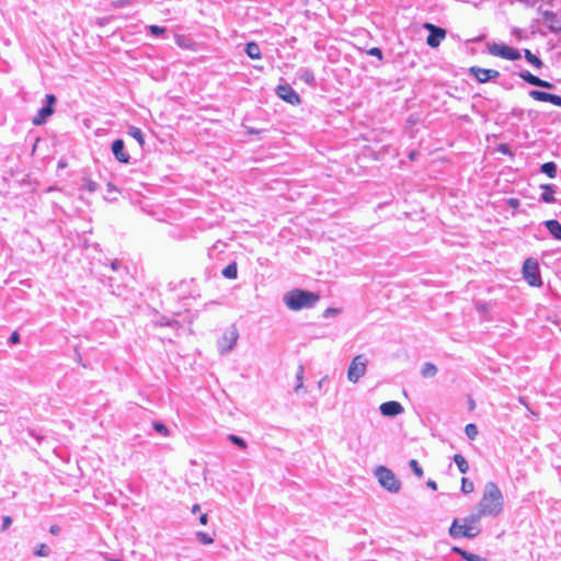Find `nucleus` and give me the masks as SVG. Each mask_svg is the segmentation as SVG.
I'll return each mask as SVG.
<instances>
[{"mask_svg": "<svg viewBox=\"0 0 561 561\" xmlns=\"http://www.w3.org/2000/svg\"><path fill=\"white\" fill-rule=\"evenodd\" d=\"M474 490V485H473V482H471L469 479L467 478H462L461 479V491L465 493V494H469V493H472Z\"/></svg>", "mask_w": 561, "mask_h": 561, "instance_id": "obj_35", "label": "nucleus"}, {"mask_svg": "<svg viewBox=\"0 0 561 561\" xmlns=\"http://www.w3.org/2000/svg\"><path fill=\"white\" fill-rule=\"evenodd\" d=\"M524 57L531 66H534L536 69H541L543 67V61L533 54L529 49H524Z\"/></svg>", "mask_w": 561, "mask_h": 561, "instance_id": "obj_24", "label": "nucleus"}, {"mask_svg": "<svg viewBox=\"0 0 561 561\" xmlns=\"http://www.w3.org/2000/svg\"><path fill=\"white\" fill-rule=\"evenodd\" d=\"M511 204L515 205V204H517V201L516 199H511Z\"/></svg>", "mask_w": 561, "mask_h": 561, "instance_id": "obj_51", "label": "nucleus"}, {"mask_svg": "<svg viewBox=\"0 0 561 561\" xmlns=\"http://www.w3.org/2000/svg\"><path fill=\"white\" fill-rule=\"evenodd\" d=\"M504 510V496L495 482L484 485L483 495L478 504V511L472 513L471 520L480 522L482 517H497Z\"/></svg>", "mask_w": 561, "mask_h": 561, "instance_id": "obj_1", "label": "nucleus"}, {"mask_svg": "<svg viewBox=\"0 0 561 561\" xmlns=\"http://www.w3.org/2000/svg\"><path fill=\"white\" fill-rule=\"evenodd\" d=\"M453 551L455 553H457L458 556H460L463 560L466 561H488L485 558H482L478 554H474L472 552H468L461 548H458V547H454L453 548Z\"/></svg>", "mask_w": 561, "mask_h": 561, "instance_id": "obj_22", "label": "nucleus"}, {"mask_svg": "<svg viewBox=\"0 0 561 561\" xmlns=\"http://www.w3.org/2000/svg\"><path fill=\"white\" fill-rule=\"evenodd\" d=\"M81 190H85L89 193H94L98 190V183L91 179H83V184L81 185Z\"/></svg>", "mask_w": 561, "mask_h": 561, "instance_id": "obj_31", "label": "nucleus"}, {"mask_svg": "<svg viewBox=\"0 0 561 561\" xmlns=\"http://www.w3.org/2000/svg\"><path fill=\"white\" fill-rule=\"evenodd\" d=\"M244 51L248 55V57L251 59H261L262 58L260 46L255 42L247 43Z\"/></svg>", "mask_w": 561, "mask_h": 561, "instance_id": "obj_21", "label": "nucleus"}, {"mask_svg": "<svg viewBox=\"0 0 561 561\" xmlns=\"http://www.w3.org/2000/svg\"><path fill=\"white\" fill-rule=\"evenodd\" d=\"M421 374L424 378H432L437 374V367L432 363H425L422 367Z\"/></svg>", "mask_w": 561, "mask_h": 561, "instance_id": "obj_29", "label": "nucleus"}, {"mask_svg": "<svg viewBox=\"0 0 561 561\" xmlns=\"http://www.w3.org/2000/svg\"><path fill=\"white\" fill-rule=\"evenodd\" d=\"M174 42L179 47L185 48V49L193 50L194 46H195L194 41L186 35H181V34L175 35Z\"/></svg>", "mask_w": 561, "mask_h": 561, "instance_id": "obj_23", "label": "nucleus"}, {"mask_svg": "<svg viewBox=\"0 0 561 561\" xmlns=\"http://www.w3.org/2000/svg\"><path fill=\"white\" fill-rule=\"evenodd\" d=\"M112 152L115 159L121 163H129L130 156L125 149V142L123 139H115L111 146Z\"/></svg>", "mask_w": 561, "mask_h": 561, "instance_id": "obj_15", "label": "nucleus"}, {"mask_svg": "<svg viewBox=\"0 0 561 561\" xmlns=\"http://www.w3.org/2000/svg\"><path fill=\"white\" fill-rule=\"evenodd\" d=\"M375 474L381 486L385 488L387 491L391 493H398L400 491V481L397 479L394 473L387 467L379 466L376 469Z\"/></svg>", "mask_w": 561, "mask_h": 561, "instance_id": "obj_4", "label": "nucleus"}, {"mask_svg": "<svg viewBox=\"0 0 561 561\" xmlns=\"http://www.w3.org/2000/svg\"><path fill=\"white\" fill-rule=\"evenodd\" d=\"M542 225L556 240L561 241V224L557 219L545 220Z\"/></svg>", "mask_w": 561, "mask_h": 561, "instance_id": "obj_18", "label": "nucleus"}, {"mask_svg": "<svg viewBox=\"0 0 561 561\" xmlns=\"http://www.w3.org/2000/svg\"><path fill=\"white\" fill-rule=\"evenodd\" d=\"M128 135L131 136L134 139H136L140 146H144L145 138H144L142 130L139 127L129 126Z\"/></svg>", "mask_w": 561, "mask_h": 561, "instance_id": "obj_28", "label": "nucleus"}, {"mask_svg": "<svg viewBox=\"0 0 561 561\" xmlns=\"http://www.w3.org/2000/svg\"><path fill=\"white\" fill-rule=\"evenodd\" d=\"M283 300L288 309L298 311L301 309L313 308L320 300V296L317 293L295 288L286 293Z\"/></svg>", "mask_w": 561, "mask_h": 561, "instance_id": "obj_2", "label": "nucleus"}, {"mask_svg": "<svg viewBox=\"0 0 561 561\" xmlns=\"http://www.w3.org/2000/svg\"><path fill=\"white\" fill-rule=\"evenodd\" d=\"M409 466L411 468V470L413 471V473L419 477V478H422L424 472H423V469L422 467L420 466V463L417 462V460L415 459H411L409 461Z\"/></svg>", "mask_w": 561, "mask_h": 561, "instance_id": "obj_33", "label": "nucleus"}, {"mask_svg": "<svg viewBox=\"0 0 561 561\" xmlns=\"http://www.w3.org/2000/svg\"><path fill=\"white\" fill-rule=\"evenodd\" d=\"M465 433L468 436V438L474 439L478 435V427L472 423L467 424L465 427Z\"/></svg>", "mask_w": 561, "mask_h": 561, "instance_id": "obj_36", "label": "nucleus"}, {"mask_svg": "<svg viewBox=\"0 0 561 561\" xmlns=\"http://www.w3.org/2000/svg\"><path fill=\"white\" fill-rule=\"evenodd\" d=\"M111 268L114 272H126V268L123 266L122 262L119 260H114L111 262Z\"/></svg>", "mask_w": 561, "mask_h": 561, "instance_id": "obj_41", "label": "nucleus"}, {"mask_svg": "<svg viewBox=\"0 0 561 561\" xmlns=\"http://www.w3.org/2000/svg\"><path fill=\"white\" fill-rule=\"evenodd\" d=\"M304 373H305L304 366L300 365L296 373V380H297V385L295 387L296 392H299V390L304 387Z\"/></svg>", "mask_w": 561, "mask_h": 561, "instance_id": "obj_30", "label": "nucleus"}, {"mask_svg": "<svg viewBox=\"0 0 561 561\" xmlns=\"http://www.w3.org/2000/svg\"><path fill=\"white\" fill-rule=\"evenodd\" d=\"M12 524V518L10 516H4L2 518V526H1V530L4 531L7 530Z\"/></svg>", "mask_w": 561, "mask_h": 561, "instance_id": "obj_42", "label": "nucleus"}, {"mask_svg": "<svg viewBox=\"0 0 561 561\" xmlns=\"http://www.w3.org/2000/svg\"><path fill=\"white\" fill-rule=\"evenodd\" d=\"M111 561H119V560H117V559H112Z\"/></svg>", "mask_w": 561, "mask_h": 561, "instance_id": "obj_53", "label": "nucleus"}, {"mask_svg": "<svg viewBox=\"0 0 561 561\" xmlns=\"http://www.w3.org/2000/svg\"><path fill=\"white\" fill-rule=\"evenodd\" d=\"M380 413L383 416H397L403 412V407L398 401H387L379 407Z\"/></svg>", "mask_w": 561, "mask_h": 561, "instance_id": "obj_16", "label": "nucleus"}, {"mask_svg": "<svg viewBox=\"0 0 561 561\" xmlns=\"http://www.w3.org/2000/svg\"><path fill=\"white\" fill-rule=\"evenodd\" d=\"M424 27L430 31V34L426 38V44L432 48L439 46L440 42L446 36V31L431 23H426Z\"/></svg>", "mask_w": 561, "mask_h": 561, "instance_id": "obj_11", "label": "nucleus"}, {"mask_svg": "<svg viewBox=\"0 0 561 561\" xmlns=\"http://www.w3.org/2000/svg\"><path fill=\"white\" fill-rule=\"evenodd\" d=\"M367 54L369 56L377 57L379 60L383 58L382 50L378 47H371L370 49L367 50Z\"/></svg>", "mask_w": 561, "mask_h": 561, "instance_id": "obj_40", "label": "nucleus"}, {"mask_svg": "<svg viewBox=\"0 0 561 561\" xmlns=\"http://www.w3.org/2000/svg\"><path fill=\"white\" fill-rule=\"evenodd\" d=\"M201 510L199 504H194L192 507V513H197Z\"/></svg>", "mask_w": 561, "mask_h": 561, "instance_id": "obj_49", "label": "nucleus"}, {"mask_svg": "<svg viewBox=\"0 0 561 561\" xmlns=\"http://www.w3.org/2000/svg\"><path fill=\"white\" fill-rule=\"evenodd\" d=\"M207 522H208V516H207V514H202V515L199 516V523H201L202 525H206V524H207Z\"/></svg>", "mask_w": 561, "mask_h": 561, "instance_id": "obj_47", "label": "nucleus"}, {"mask_svg": "<svg viewBox=\"0 0 561 561\" xmlns=\"http://www.w3.org/2000/svg\"><path fill=\"white\" fill-rule=\"evenodd\" d=\"M471 517L472 513L462 519H454L449 528V535L453 538L465 537L471 539L477 537L480 534L481 529L478 526L479 522L471 520Z\"/></svg>", "mask_w": 561, "mask_h": 561, "instance_id": "obj_3", "label": "nucleus"}, {"mask_svg": "<svg viewBox=\"0 0 561 561\" xmlns=\"http://www.w3.org/2000/svg\"><path fill=\"white\" fill-rule=\"evenodd\" d=\"M149 32L153 36H160L162 34H164L165 27H162V26H159V25H150L149 26Z\"/></svg>", "mask_w": 561, "mask_h": 561, "instance_id": "obj_39", "label": "nucleus"}, {"mask_svg": "<svg viewBox=\"0 0 561 561\" xmlns=\"http://www.w3.org/2000/svg\"><path fill=\"white\" fill-rule=\"evenodd\" d=\"M276 94L285 102L296 105L300 103L299 94L288 84H280L276 88Z\"/></svg>", "mask_w": 561, "mask_h": 561, "instance_id": "obj_13", "label": "nucleus"}, {"mask_svg": "<svg viewBox=\"0 0 561 561\" xmlns=\"http://www.w3.org/2000/svg\"><path fill=\"white\" fill-rule=\"evenodd\" d=\"M540 190L542 193L540 194L539 201L546 204L557 203L554 197L556 185L554 184H541Z\"/></svg>", "mask_w": 561, "mask_h": 561, "instance_id": "obj_17", "label": "nucleus"}, {"mask_svg": "<svg viewBox=\"0 0 561 561\" xmlns=\"http://www.w3.org/2000/svg\"><path fill=\"white\" fill-rule=\"evenodd\" d=\"M542 19L548 23V28L551 32L557 33L561 30V26L557 25L559 21L554 12L548 10L543 11Z\"/></svg>", "mask_w": 561, "mask_h": 561, "instance_id": "obj_19", "label": "nucleus"}, {"mask_svg": "<svg viewBox=\"0 0 561 561\" xmlns=\"http://www.w3.org/2000/svg\"><path fill=\"white\" fill-rule=\"evenodd\" d=\"M517 76L523 79L528 84H531L534 87L551 90L554 89V84L550 81L542 80L539 77L533 75L530 71L524 69L517 72Z\"/></svg>", "mask_w": 561, "mask_h": 561, "instance_id": "obj_12", "label": "nucleus"}, {"mask_svg": "<svg viewBox=\"0 0 561 561\" xmlns=\"http://www.w3.org/2000/svg\"><path fill=\"white\" fill-rule=\"evenodd\" d=\"M106 192H107L108 194H112V193H114V192H117V188L115 187V185H114V184H112V183H107V185H106Z\"/></svg>", "mask_w": 561, "mask_h": 561, "instance_id": "obj_45", "label": "nucleus"}, {"mask_svg": "<svg viewBox=\"0 0 561 561\" xmlns=\"http://www.w3.org/2000/svg\"><path fill=\"white\" fill-rule=\"evenodd\" d=\"M222 276L229 279H236L238 276V266L236 262L228 264L221 272Z\"/></svg>", "mask_w": 561, "mask_h": 561, "instance_id": "obj_26", "label": "nucleus"}, {"mask_svg": "<svg viewBox=\"0 0 561 561\" xmlns=\"http://www.w3.org/2000/svg\"><path fill=\"white\" fill-rule=\"evenodd\" d=\"M468 71L479 83H485L500 77L497 70L484 69L477 66L470 67Z\"/></svg>", "mask_w": 561, "mask_h": 561, "instance_id": "obj_10", "label": "nucleus"}, {"mask_svg": "<svg viewBox=\"0 0 561 561\" xmlns=\"http://www.w3.org/2000/svg\"><path fill=\"white\" fill-rule=\"evenodd\" d=\"M454 461H455L456 466L458 467V469H459V471L461 473H467L468 472L469 465H468L466 458L462 455L456 454L454 456Z\"/></svg>", "mask_w": 561, "mask_h": 561, "instance_id": "obj_27", "label": "nucleus"}, {"mask_svg": "<svg viewBox=\"0 0 561 561\" xmlns=\"http://www.w3.org/2000/svg\"><path fill=\"white\" fill-rule=\"evenodd\" d=\"M49 533L54 536H57L60 534V527L58 525H51L49 528Z\"/></svg>", "mask_w": 561, "mask_h": 561, "instance_id": "obj_44", "label": "nucleus"}, {"mask_svg": "<svg viewBox=\"0 0 561 561\" xmlns=\"http://www.w3.org/2000/svg\"><path fill=\"white\" fill-rule=\"evenodd\" d=\"M426 485L432 489V490H436L437 489V483L434 481V480H427L426 482Z\"/></svg>", "mask_w": 561, "mask_h": 561, "instance_id": "obj_46", "label": "nucleus"}, {"mask_svg": "<svg viewBox=\"0 0 561 561\" xmlns=\"http://www.w3.org/2000/svg\"><path fill=\"white\" fill-rule=\"evenodd\" d=\"M153 428L162 436H169V428L161 422H153Z\"/></svg>", "mask_w": 561, "mask_h": 561, "instance_id": "obj_37", "label": "nucleus"}, {"mask_svg": "<svg viewBox=\"0 0 561 561\" xmlns=\"http://www.w3.org/2000/svg\"><path fill=\"white\" fill-rule=\"evenodd\" d=\"M196 537L204 545H210L214 542V539L208 534L203 531H197Z\"/></svg>", "mask_w": 561, "mask_h": 561, "instance_id": "obj_38", "label": "nucleus"}, {"mask_svg": "<svg viewBox=\"0 0 561 561\" xmlns=\"http://www.w3.org/2000/svg\"><path fill=\"white\" fill-rule=\"evenodd\" d=\"M528 95L539 102H548L556 106H561V96L552 93H548L540 90H530Z\"/></svg>", "mask_w": 561, "mask_h": 561, "instance_id": "obj_14", "label": "nucleus"}, {"mask_svg": "<svg viewBox=\"0 0 561 561\" xmlns=\"http://www.w3.org/2000/svg\"><path fill=\"white\" fill-rule=\"evenodd\" d=\"M540 171L548 178L554 179L557 176V164L552 161L541 164Z\"/></svg>", "mask_w": 561, "mask_h": 561, "instance_id": "obj_25", "label": "nucleus"}, {"mask_svg": "<svg viewBox=\"0 0 561 561\" xmlns=\"http://www.w3.org/2000/svg\"><path fill=\"white\" fill-rule=\"evenodd\" d=\"M488 51L493 56L501 57L506 60H518L522 57L518 49L505 44H490L488 46Z\"/></svg>", "mask_w": 561, "mask_h": 561, "instance_id": "obj_7", "label": "nucleus"}, {"mask_svg": "<svg viewBox=\"0 0 561 561\" xmlns=\"http://www.w3.org/2000/svg\"><path fill=\"white\" fill-rule=\"evenodd\" d=\"M112 294L121 295V293H116L115 289L112 290Z\"/></svg>", "mask_w": 561, "mask_h": 561, "instance_id": "obj_52", "label": "nucleus"}, {"mask_svg": "<svg viewBox=\"0 0 561 561\" xmlns=\"http://www.w3.org/2000/svg\"><path fill=\"white\" fill-rule=\"evenodd\" d=\"M513 34H514V35H516V36H518V37H523V31H522V30H519V28H514V30H513Z\"/></svg>", "mask_w": 561, "mask_h": 561, "instance_id": "obj_48", "label": "nucleus"}, {"mask_svg": "<svg viewBox=\"0 0 561 561\" xmlns=\"http://www.w3.org/2000/svg\"><path fill=\"white\" fill-rule=\"evenodd\" d=\"M19 342H20V334L16 331H14L9 337V344L14 345V344H18Z\"/></svg>", "mask_w": 561, "mask_h": 561, "instance_id": "obj_43", "label": "nucleus"}, {"mask_svg": "<svg viewBox=\"0 0 561 561\" xmlns=\"http://www.w3.org/2000/svg\"><path fill=\"white\" fill-rule=\"evenodd\" d=\"M228 439L234 444L236 446L240 447L241 449H245L247 448V442L240 437V436H237V435H233V434H230L228 436Z\"/></svg>", "mask_w": 561, "mask_h": 561, "instance_id": "obj_34", "label": "nucleus"}, {"mask_svg": "<svg viewBox=\"0 0 561 561\" xmlns=\"http://www.w3.org/2000/svg\"><path fill=\"white\" fill-rule=\"evenodd\" d=\"M332 312H336V310L329 308L325 310L324 316L327 317L328 314H332Z\"/></svg>", "mask_w": 561, "mask_h": 561, "instance_id": "obj_50", "label": "nucleus"}, {"mask_svg": "<svg viewBox=\"0 0 561 561\" xmlns=\"http://www.w3.org/2000/svg\"><path fill=\"white\" fill-rule=\"evenodd\" d=\"M298 78L305 82L306 84H308L309 87H316L317 85V81H316V77H314V73L311 69L309 68H301L299 69L298 71Z\"/></svg>", "mask_w": 561, "mask_h": 561, "instance_id": "obj_20", "label": "nucleus"}, {"mask_svg": "<svg viewBox=\"0 0 561 561\" xmlns=\"http://www.w3.org/2000/svg\"><path fill=\"white\" fill-rule=\"evenodd\" d=\"M239 339V332L236 325H231L228 330L225 331L222 336L218 340L217 346L220 354H227L233 350Z\"/></svg>", "mask_w": 561, "mask_h": 561, "instance_id": "obj_6", "label": "nucleus"}, {"mask_svg": "<svg viewBox=\"0 0 561 561\" xmlns=\"http://www.w3.org/2000/svg\"><path fill=\"white\" fill-rule=\"evenodd\" d=\"M523 277L533 287H540L542 285L539 263L536 259H526L523 264Z\"/></svg>", "mask_w": 561, "mask_h": 561, "instance_id": "obj_5", "label": "nucleus"}, {"mask_svg": "<svg viewBox=\"0 0 561 561\" xmlns=\"http://www.w3.org/2000/svg\"><path fill=\"white\" fill-rule=\"evenodd\" d=\"M367 359L364 355H357L351 362L347 369V379L351 382H357L366 373Z\"/></svg>", "mask_w": 561, "mask_h": 561, "instance_id": "obj_8", "label": "nucleus"}, {"mask_svg": "<svg viewBox=\"0 0 561 561\" xmlns=\"http://www.w3.org/2000/svg\"><path fill=\"white\" fill-rule=\"evenodd\" d=\"M45 102L46 104L38 110L37 114L32 119V123L35 126L43 125L46 119L54 113L53 106L56 103V96L54 94H46Z\"/></svg>", "mask_w": 561, "mask_h": 561, "instance_id": "obj_9", "label": "nucleus"}, {"mask_svg": "<svg viewBox=\"0 0 561 561\" xmlns=\"http://www.w3.org/2000/svg\"><path fill=\"white\" fill-rule=\"evenodd\" d=\"M36 557H48L50 554V548L46 543H39L34 550Z\"/></svg>", "mask_w": 561, "mask_h": 561, "instance_id": "obj_32", "label": "nucleus"}]
</instances>
